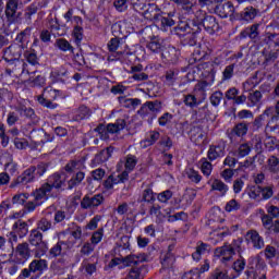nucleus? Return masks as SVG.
Wrapping results in <instances>:
<instances>
[{
	"mask_svg": "<svg viewBox=\"0 0 279 279\" xmlns=\"http://www.w3.org/2000/svg\"><path fill=\"white\" fill-rule=\"evenodd\" d=\"M66 173L52 174L49 177L48 182L32 194V198L27 202L25 208L28 213L36 210V206H40L43 203L47 202L49 195H51L52 189H62L66 186Z\"/></svg>",
	"mask_w": 279,
	"mask_h": 279,
	"instance_id": "obj_1",
	"label": "nucleus"
},
{
	"mask_svg": "<svg viewBox=\"0 0 279 279\" xmlns=\"http://www.w3.org/2000/svg\"><path fill=\"white\" fill-rule=\"evenodd\" d=\"M275 112L277 116H274V107H268L263 114L255 120V123H260V121L265 120V117H271L266 125V130L279 134V101L275 106Z\"/></svg>",
	"mask_w": 279,
	"mask_h": 279,
	"instance_id": "obj_2",
	"label": "nucleus"
},
{
	"mask_svg": "<svg viewBox=\"0 0 279 279\" xmlns=\"http://www.w3.org/2000/svg\"><path fill=\"white\" fill-rule=\"evenodd\" d=\"M239 245H241V242L220 246L215 250L214 257L219 258L222 265H228L234 258V254L239 252Z\"/></svg>",
	"mask_w": 279,
	"mask_h": 279,
	"instance_id": "obj_3",
	"label": "nucleus"
},
{
	"mask_svg": "<svg viewBox=\"0 0 279 279\" xmlns=\"http://www.w3.org/2000/svg\"><path fill=\"white\" fill-rule=\"evenodd\" d=\"M60 97H62V92L49 86L44 89V93L41 96L37 97V100L41 106H45V108H50V110H56V108H58V104H53L51 101L56 99H60Z\"/></svg>",
	"mask_w": 279,
	"mask_h": 279,
	"instance_id": "obj_4",
	"label": "nucleus"
},
{
	"mask_svg": "<svg viewBox=\"0 0 279 279\" xmlns=\"http://www.w3.org/2000/svg\"><path fill=\"white\" fill-rule=\"evenodd\" d=\"M124 128H125V121L120 120L116 123L108 124L107 126L104 124H100L95 129V132L98 133L101 141H108V138H110L109 134H117L121 132V130H123Z\"/></svg>",
	"mask_w": 279,
	"mask_h": 279,
	"instance_id": "obj_5",
	"label": "nucleus"
},
{
	"mask_svg": "<svg viewBox=\"0 0 279 279\" xmlns=\"http://www.w3.org/2000/svg\"><path fill=\"white\" fill-rule=\"evenodd\" d=\"M27 223L21 220H17L12 226V231L9 233L10 243H16L19 239H23V236H27Z\"/></svg>",
	"mask_w": 279,
	"mask_h": 279,
	"instance_id": "obj_6",
	"label": "nucleus"
},
{
	"mask_svg": "<svg viewBox=\"0 0 279 279\" xmlns=\"http://www.w3.org/2000/svg\"><path fill=\"white\" fill-rule=\"evenodd\" d=\"M150 215L151 217H156L157 221H163L166 217H168V221L170 223H173V221H178L182 219V215L184 213H179L177 215L171 216V209L160 210L158 206H153L150 208Z\"/></svg>",
	"mask_w": 279,
	"mask_h": 279,
	"instance_id": "obj_7",
	"label": "nucleus"
},
{
	"mask_svg": "<svg viewBox=\"0 0 279 279\" xmlns=\"http://www.w3.org/2000/svg\"><path fill=\"white\" fill-rule=\"evenodd\" d=\"M111 32L116 38H119V36H123V38H126V36H130L132 32H134V28H132V24L129 22L122 21L118 22L112 25Z\"/></svg>",
	"mask_w": 279,
	"mask_h": 279,
	"instance_id": "obj_8",
	"label": "nucleus"
},
{
	"mask_svg": "<svg viewBox=\"0 0 279 279\" xmlns=\"http://www.w3.org/2000/svg\"><path fill=\"white\" fill-rule=\"evenodd\" d=\"M196 25L204 27L207 34L219 32V24L217 23V19L213 15H206L204 19L197 20Z\"/></svg>",
	"mask_w": 279,
	"mask_h": 279,
	"instance_id": "obj_9",
	"label": "nucleus"
},
{
	"mask_svg": "<svg viewBox=\"0 0 279 279\" xmlns=\"http://www.w3.org/2000/svg\"><path fill=\"white\" fill-rule=\"evenodd\" d=\"M22 53H23V46L19 44H14L4 50L3 58L5 62H15V60L21 59Z\"/></svg>",
	"mask_w": 279,
	"mask_h": 279,
	"instance_id": "obj_10",
	"label": "nucleus"
},
{
	"mask_svg": "<svg viewBox=\"0 0 279 279\" xmlns=\"http://www.w3.org/2000/svg\"><path fill=\"white\" fill-rule=\"evenodd\" d=\"M123 182H128V171H123L118 175H113V174L109 175L104 183V187L107 191H111V189H114L117 184H123Z\"/></svg>",
	"mask_w": 279,
	"mask_h": 279,
	"instance_id": "obj_11",
	"label": "nucleus"
},
{
	"mask_svg": "<svg viewBox=\"0 0 279 279\" xmlns=\"http://www.w3.org/2000/svg\"><path fill=\"white\" fill-rule=\"evenodd\" d=\"M29 258V244L23 243L17 245L15 250V263L17 265H24Z\"/></svg>",
	"mask_w": 279,
	"mask_h": 279,
	"instance_id": "obj_12",
	"label": "nucleus"
},
{
	"mask_svg": "<svg viewBox=\"0 0 279 279\" xmlns=\"http://www.w3.org/2000/svg\"><path fill=\"white\" fill-rule=\"evenodd\" d=\"M215 13L220 16V19H228L234 14V4L232 2L218 3L215 8Z\"/></svg>",
	"mask_w": 279,
	"mask_h": 279,
	"instance_id": "obj_13",
	"label": "nucleus"
},
{
	"mask_svg": "<svg viewBox=\"0 0 279 279\" xmlns=\"http://www.w3.org/2000/svg\"><path fill=\"white\" fill-rule=\"evenodd\" d=\"M246 241L251 243L255 250H263L265 247V240L257 233V231H248L246 233Z\"/></svg>",
	"mask_w": 279,
	"mask_h": 279,
	"instance_id": "obj_14",
	"label": "nucleus"
},
{
	"mask_svg": "<svg viewBox=\"0 0 279 279\" xmlns=\"http://www.w3.org/2000/svg\"><path fill=\"white\" fill-rule=\"evenodd\" d=\"M104 204V195L98 194L93 197L85 196L83 201L81 202L82 208L88 209V208H95L97 206H101Z\"/></svg>",
	"mask_w": 279,
	"mask_h": 279,
	"instance_id": "obj_15",
	"label": "nucleus"
},
{
	"mask_svg": "<svg viewBox=\"0 0 279 279\" xmlns=\"http://www.w3.org/2000/svg\"><path fill=\"white\" fill-rule=\"evenodd\" d=\"M147 49L153 53H160V51L165 50V39L158 36L151 37L147 44Z\"/></svg>",
	"mask_w": 279,
	"mask_h": 279,
	"instance_id": "obj_16",
	"label": "nucleus"
},
{
	"mask_svg": "<svg viewBox=\"0 0 279 279\" xmlns=\"http://www.w3.org/2000/svg\"><path fill=\"white\" fill-rule=\"evenodd\" d=\"M198 70H201V75L204 78H210L213 76V80H215V74L217 73V66L213 62H205L201 63L198 65Z\"/></svg>",
	"mask_w": 279,
	"mask_h": 279,
	"instance_id": "obj_17",
	"label": "nucleus"
},
{
	"mask_svg": "<svg viewBox=\"0 0 279 279\" xmlns=\"http://www.w3.org/2000/svg\"><path fill=\"white\" fill-rule=\"evenodd\" d=\"M161 56L168 62H178V59L180 58V50L175 49V47L173 46H170L167 49L162 50Z\"/></svg>",
	"mask_w": 279,
	"mask_h": 279,
	"instance_id": "obj_18",
	"label": "nucleus"
},
{
	"mask_svg": "<svg viewBox=\"0 0 279 279\" xmlns=\"http://www.w3.org/2000/svg\"><path fill=\"white\" fill-rule=\"evenodd\" d=\"M223 156H226L225 145L210 146L208 150L209 160H217V158H223Z\"/></svg>",
	"mask_w": 279,
	"mask_h": 279,
	"instance_id": "obj_19",
	"label": "nucleus"
},
{
	"mask_svg": "<svg viewBox=\"0 0 279 279\" xmlns=\"http://www.w3.org/2000/svg\"><path fill=\"white\" fill-rule=\"evenodd\" d=\"M248 265L251 266V269H256L257 271H265L267 269V264L260 256H255L248 258Z\"/></svg>",
	"mask_w": 279,
	"mask_h": 279,
	"instance_id": "obj_20",
	"label": "nucleus"
},
{
	"mask_svg": "<svg viewBox=\"0 0 279 279\" xmlns=\"http://www.w3.org/2000/svg\"><path fill=\"white\" fill-rule=\"evenodd\" d=\"M204 78V77H203ZM215 84V78H213V75L210 77L204 78L203 81L198 82L195 87V93H205V90H208L210 86Z\"/></svg>",
	"mask_w": 279,
	"mask_h": 279,
	"instance_id": "obj_21",
	"label": "nucleus"
},
{
	"mask_svg": "<svg viewBox=\"0 0 279 279\" xmlns=\"http://www.w3.org/2000/svg\"><path fill=\"white\" fill-rule=\"evenodd\" d=\"M210 53H213V50L206 44H203L194 51L195 60H206Z\"/></svg>",
	"mask_w": 279,
	"mask_h": 279,
	"instance_id": "obj_22",
	"label": "nucleus"
},
{
	"mask_svg": "<svg viewBox=\"0 0 279 279\" xmlns=\"http://www.w3.org/2000/svg\"><path fill=\"white\" fill-rule=\"evenodd\" d=\"M258 14V11L254 9V7H247L245 8L241 13L242 21H246V23H250V21H254Z\"/></svg>",
	"mask_w": 279,
	"mask_h": 279,
	"instance_id": "obj_23",
	"label": "nucleus"
},
{
	"mask_svg": "<svg viewBox=\"0 0 279 279\" xmlns=\"http://www.w3.org/2000/svg\"><path fill=\"white\" fill-rule=\"evenodd\" d=\"M36 175V168L31 167L27 170L23 172L21 177H19V182H22L24 184H27L28 182H32Z\"/></svg>",
	"mask_w": 279,
	"mask_h": 279,
	"instance_id": "obj_24",
	"label": "nucleus"
},
{
	"mask_svg": "<svg viewBox=\"0 0 279 279\" xmlns=\"http://www.w3.org/2000/svg\"><path fill=\"white\" fill-rule=\"evenodd\" d=\"M158 138H160V133L151 131L148 134L147 138L141 142V147H143L144 149L147 147H151V145H154V143H156Z\"/></svg>",
	"mask_w": 279,
	"mask_h": 279,
	"instance_id": "obj_25",
	"label": "nucleus"
},
{
	"mask_svg": "<svg viewBox=\"0 0 279 279\" xmlns=\"http://www.w3.org/2000/svg\"><path fill=\"white\" fill-rule=\"evenodd\" d=\"M207 184H211V191H219V193H222V195L228 193V185H226V183L219 179H215L214 181L209 180Z\"/></svg>",
	"mask_w": 279,
	"mask_h": 279,
	"instance_id": "obj_26",
	"label": "nucleus"
},
{
	"mask_svg": "<svg viewBox=\"0 0 279 279\" xmlns=\"http://www.w3.org/2000/svg\"><path fill=\"white\" fill-rule=\"evenodd\" d=\"M138 160L136 159V156L134 155H128L124 159V167L126 173H128V178L130 177V172L134 171V168L136 167Z\"/></svg>",
	"mask_w": 279,
	"mask_h": 279,
	"instance_id": "obj_27",
	"label": "nucleus"
},
{
	"mask_svg": "<svg viewBox=\"0 0 279 279\" xmlns=\"http://www.w3.org/2000/svg\"><path fill=\"white\" fill-rule=\"evenodd\" d=\"M145 8L146 10L142 12L143 16H145L148 21H151V19H156L160 9H158V7L154 3L148 4Z\"/></svg>",
	"mask_w": 279,
	"mask_h": 279,
	"instance_id": "obj_28",
	"label": "nucleus"
},
{
	"mask_svg": "<svg viewBox=\"0 0 279 279\" xmlns=\"http://www.w3.org/2000/svg\"><path fill=\"white\" fill-rule=\"evenodd\" d=\"M47 269V260L45 259H35L29 264V271L36 274V271H45Z\"/></svg>",
	"mask_w": 279,
	"mask_h": 279,
	"instance_id": "obj_29",
	"label": "nucleus"
},
{
	"mask_svg": "<svg viewBox=\"0 0 279 279\" xmlns=\"http://www.w3.org/2000/svg\"><path fill=\"white\" fill-rule=\"evenodd\" d=\"M207 252H210V246L208 244L199 243L196 246V252L192 254V258L194 260H201L202 255L207 254Z\"/></svg>",
	"mask_w": 279,
	"mask_h": 279,
	"instance_id": "obj_30",
	"label": "nucleus"
},
{
	"mask_svg": "<svg viewBox=\"0 0 279 279\" xmlns=\"http://www.w3.org/2000/svg\"><path fill=\"white\" fill-rule=\"evenodd\" d=\"M112 156V147H108L104 150H101L96 157L94 158V161L97 165H100V162H106Z\"/></svg>",
	"mask_w": 279,
	"mask_h": 279,
	"instance_id": "obj_31",
	"label": "nucleus"
},
{
	"mask_svg": "<svg viewBox=\"0 0 279 279\" xmlns=\"http://www.w3.org/2000/svg\"><path fill=\"white\" fill-rule=\"evenodd\" d=\"M84 178H86V174H84V172H77L68 181V189H75V186L82 184Z\"/></svg>",
	"mask_w": 279,
	"mask_h": 279,
	"instance_id": "obj_32",
	"label": "nucleus"
},
{
	"mask_svg": "<svg viewBox=\"0 0 279 279\" xmlns=\"http://www.w3.org/2000/svg\"><path fill=\"white\" fill-rule=\"evenodd\" d=\"M49 250V244L45 241H40L38 244L35 245V256L37 258H40L41 256H45Z\"/></svg>",
	"mask_w": 279,
	"mask_h": 279,
	"instance_id": "obj_33",
	"label": "nucleus"
},
{
	"mask_svg": "<svg viewBox=\"0 0 279 279\" xmlns=\"http://www.w3.org/2000/svg\"><path fill=\"white\" fill-rule=\"evenodd\" d=\"M74 29L72 33V36L75 40L76 45H81L82 40H84V28H82V25L74 24Z\"/></svg>",
	"mask_w": 279,
	"mask_h": 279,
	"instance_id": "obj_34",
	"label": "nucleus"
},
{
	"mask_svg": "<svg viewBox=\"0 0 279 279\" xmlns=\"http://www.w3.org/2000/svg\"><path fill=\"white\" fill-rule=\"evenodd\" d=\"M69 75V71L64 70V68H61L60 70H54L50 74V78L52 82H62L63 77H66Z\"/></svg>",
	"mask_w": 279,
	"mask_h": 279,
	"instance_id": "obj_35",
	"label": "nucleus"
},
{
	"mask_svg": "<svg viewBox=\"0 0 279 279\" xmlns=\"http://www.w3.org/2000/svg\"><path fill=\"white\" fill-rule=\"evenodd\" d=\"M250 151H252V147L248 146V144H241L238 150L233 153V156H236L238 158H245V156L250 155Z\"/></svg>",
	"mask_w": 279,
	"mask_h": 279,
	"instance_id": "obj_36",
	"label": "nucleus"
},
{
	"mask_svg": "<svg viewBox=\"0 0 279 279\" xmlns=\"http://www.w3.org/2000/svg\"><path fill=\"white\" fill-rule=\"evenodd\" d=\"M64 19L66 23H72V25H82L83 21L80 16H73V9H70L65 14Z\"/></svg>",
	"mask_w": 279,
	"mask_h": 279,
	"instance_id": "obj_37",
	"label": "nucleus"
},
{
	"mask_svg": "<svg viewBox=\"0 0 279 279\" xmlns=\"http://www.w3.org/2000/svg\"><path fill=\"white\" fill-rule=\"evenodd\" d=\"M185 175H187L189 180L195 182L196 184H198V182H202V175H199V172L195 171V169L193 168H186Z\"/></svg>",
	"mask_w": 279,
	"mask_h": 279,
	"instance_id": "obj_38",
	"label": "nucleus"
},
{
	"mask_svg": "<svg viewBox=\"0 0 279 279\" xmlns=\"http://www.w3.org/2000/svg\"><path fill=\"white\" fill-rule=\"evenodd\" d=\"M247 195L250 199H256L257 202H260V186L253 185L247 189Z\"/></svg>",
	"mask_w": 279,
	"mask_h": 279,
	"instance_id": "obj_39",
	"label": "nucleus"
},
{
	"mask_svg": "<svg viewBox=\"0 0 279 279\" xmlns=\"http://www.w3.org/2000/svg\"><path fill=\"white\" fill-rule=\"evenodd\" d=\"M201 171L203 175L208 178L213 173V163H210L205 158L201 159Z\"/></svg>",
	"mask_w": 279,
	"mask_h": 279,
	"instance_id": "obj_40",
	"label": "nucleus"
},
{
	"mask_svg": "<svg viewBox=\"0 0 279 279\" xmlns=\"http://www.w3.org/2000/svg\"><path fill=\"white\" fill-rule=\"evenodd\" d=\"M104 241V228L98 229L92 234L90 243L92 245H99Z\"/></svg>",
	"mask_w": 279,
	"mask_h": 279,
	"instance_id": "obj_41",
	"label": "nucleus"
},
{
	"mask_svg": "<svg viewBox=\"0 0 279 279\" xmlns=\"http://www.w3.org/2000/svg\"><path fill=\"white\" fill-rule=\"evenodd\" d=\"M265 147L268 151H274V149H279V141L276 137H267L265 140Z\"/></svg>",
	"mask_w": 279,
	"mask_h": 279,
	"instance_id": "obj_42",
	"label": "nucleus"
},
{
	"mask_svg": "<svg viewBox=\"0 0 279 279\" xmlns=\"http://www.w3.org/2000/svg\"><path fill=\"white\" fill-rule=\"evenodd\" d=\"M171 1L177 5H181V8L183 10H186V12H191L193 10V5H195L193 0H171Z\"/></svg>",
	"mask_w": 279,
	"mask_h": 279,
	"instance_id": "obj_43",
	"label": "nucleus"
},
{
	"mask_svg": "<svg viewBox=\"0 0 279 279\" xmlns=\"http://www.w3.org/2000/svg\"><path fill=\"white\" fill-rule=\"evenodd\" d=\"M43 241V233L38 230H33L29 235L31 245H38Z\"/></svg>",
	"mask_w": 279,
	"mask_h": 279,
	"instance_id": "obj_44",
	"label": "nucleus"
},
{
	"mask_svg": "<svg viewBox=\"0 0 279 279\" xmlns=\"http://www.w3.org/2000/svg\"><path fill=\"white\" fill-rule=\"evenodd\" d=\"M56 45L60 51H72L73 52V46L69 43L66 39H57Z\"/></svg>",
	"mask_w": 279,
	"mask_h": 279,
	"instance_id": "obj_45",
	"label": "nucleus"
},
{
	"mask_svg": "<svg viewBox=\"0 0 279 279\" xmlns=\"http://www.w3.org/2000/svg\"><path fill=\"white\" fill-rule=\"evenodd\" d=\"M265 256L268 259L271 258H279V247H274L271 245L266 246L265 248Z\"/></svg>",
	"mask_w": 279,
	"mask_h": 279,
	"instance_id": "obj_46",
	"label": "nucleus"
},
{
	"mask_svg": "<svg viewBox=\"0 0 279 279\" xmlns=\"http://www.w3.org/2000/svg\"><path fill=\"white\" fill-rule=\"evenodd\" d=\"M240 208L241 203H239L236 199L229 201L225 206L226 213H235V210H239Z\"/></svg>",
	"mask_w": 279,
	"mask_h": 279,
	"instance_id": "obj_47",
	"label": "nucleus"
},
{
	"mask_svg": "<svg viewBox=\"0 0 279 279\" xmlns=\"http://www.w3.org/2000/svg\"><path fill=\"white\" fill-rule=\"evenodd\" d=\"M29 199V195L25 193L15 194L12 198V204H17L20 206H23L25 202Z\"/></svg>",
	"mask_w": 279,
	"mask_h": 279,
	"instance_id": "obj_48",
	"label": "nucleus"
},
{
	"mask_svg": "<svg viewBox=\"0 0 279 279\" xmlns=\"http://www.w3.org/2000/svg\"><path fill=\"white\" fill-rule=\"evenodd\" d=\"M17 8H19V4L16 3V0H10L7 3V10H5L7 16H14V14H16Z\"/></svg>",
	"mask_w": 279,
	"mask_h": 279,
	"instance_id": "obj_49",
	"label": "nucleus"
},
{
	"mask_svg": "<svg viewBox=\"0 0 279 279\" xmlns=\"http://www.w3.org/2000/svg\"><path fill=\"white\" fill-rule=\"evenodd\" d=\"M4 171L9 175H16L19 173V165H16L14 161H11L5 165Z\"/></svg>",
	"mask_w": 279,
	"mask_h": 279,
	"instance_id": "obj_50",
	"label": "nucleus"
},
{
	"mask_svg": "<svg viewBox=\"0 0 279 279\" xmlns=\"http://www.w3.org/2000/svg\"><path fill=\"white\" fill-rule=\"evenodd\" d=\"M271 197H274L272 186L260 187V199H271Z\"/></svg>",
	"mask_w": 279,
	"mask_h": 279,
	"instance_id": "obj_51",
	"label": "nucleus"
},
{
	"mask_svg": "<svg viewBox=\"0 0 279 279\" xmlns=\"http://www.w3.org/2000/svg\"><path fill=\"white\" fill-rule=\"evenodd\" d=\"M122 106H124V108H136V107L141 106V99L126 98L122 101Z\"/></svg>",
	"mask_w": 279,
	"mask_h": 279,
	"instance_id": "obj_52",
	"label": "nucleus"
},
{
	"mask_svg": "<svg viewBox=\"0 0 279 279\" xmlns=\"http://www.w3.org/2000/svg\"><path fill=\"white\" fill-rule=\"evenodd\" d=\"M268 168L270 171H272L274 173H278L279 171V160L278 157L276 156H271L268 159Z\"/></svg>",
	"mask_w": 279,
	"mask_h": 279,
	"instance_id": "obj_53",
	"label": "nucleus"
},
{
	"mask_svg": "<svg viewBox=\"0 0 279 279\" xmlns=\"http://www.w3.org/2000/svg\"><path fill=\"white\" fill-rule=\"evenodd\" d=\"M245 265H246L245 258L240 257L233 263L232 269H234L236 274H241L243 269H245Z\"/></svg>",
	"mask_w": 279,
	"mask_h": 279,
	"instance_id": "obj_54",
	"label": "nucleus"
},
{
	"mask_svg": "<svg viewBox=\"0 0 279 279\" xmlns=\"http://www.w3.org/2000/svg\"><path fill=\"white\" fill-rule=\"evenodd\" d=\"M210 279H228V270L216 268L213 271Z\"/></svg>",
	"mask_w": 279,
	"mask_h": 279,
	"instance_id": "obj_55",
	"label": "nucleus"
},
{
	"mask_svg": "<svg viewBox=\"0 0 279 279\" xmlns=\"http://www.w3.org/2000/svg\"><path fill=\"white\" fill-rule=\"evenodd\" d=\"M100 221H101V216H95L86 225V230H97Z\"/></svg>",
	"mask_w": 279,
	"mask_h": 279,
	"instance_id": "obj_56",
	"label": "nucleus"
},
{
	"mask_svg": "<svg viewBox=\"0 0 279 279\" xmlns=\"http://www.w3.org/2000/svg\"><path fill=\"white\" fill-rule=\"evenodd\" d=\"M160 24H161V29L163 32H167L168 27H173V25H175V21H173V19L171 17H161Z\"/></svg>",
	"mask_w": 279,
	"mask_h": 279,
	"instance_id": "obj_57",
	"label": "nucleus"
},
{
	"mask_svg": "<svg viewBox=\"0 0 279 279\" xmlns=\"http://www.w3.org/2000/svg\"><path fill=\"white\" fill-rule=\"evenodd\" d=\"M171 121H173V114L166 112L163 113L159 119H158V123L161 126L168 125V123H171Z\"/></svg>",
	"mask_w": 279,
	"mask_h": 279,
	"instance_id": "obj_58",
	"label": "nucleus"
},
{
	"mask_svg": "<svg viewBox=\"0 0 279 279\" xmlns=\"http://www.w3.org/2000/svg\"><path fill=\"white\" fill-rule=\"evenodd\" d=\"M234 133L236 136H245L247 134V124L240 123L234 128Z\"/></svg>",
	"mask_w": 279,
	"mask_h": 279,
	"instance_id": "obj_59",
	"label": "nucleus"
},
{
	"mask_svg": "<svg viewBox=\"0 0 279 279\" xmlns=\"http://www.w3.org/2000/svg\"><path fill=\"white\" fill-rule=\"evenodd\" d=\"M221 99H223V94L221 92L214 93L210 97L211 106H219Z\"/></svg>",
	"mask_w": 279,
	"mask_h": 279,
	"instance_id": "obj_60",
	"label": "nucleus"
},
{
	"mask_svg": "<svg viewBox=\"0 0 279 279\" xmlns=\"http://www.w3.org/2000/svg\"><path fill=\"white\" fill-rule=\"evenodd\" d=\"M175 263V258L171 253H168L161 262L162 267H171Z\"/></svg>",
	"mask_w": 279,
	"mask_h": 279,
	"instance_id": "obj_61",
	"label": "nucleus"
},
{
	"mask_svg": "<svg viewBox=\"0 0 279 279\" xmlns=\"http://www.w3.org/2000/svg\"><path fill=\"white\" fill-rule=\"evenodd\" d=\"M38 229L43 232H47V230H51V221L47 220L46 218L41 219L38 222Z\"/></svg>",
	"mask_w": 279,
	"mask_h": 279,
	"instance_id": "obj_62",
	"label": "nucleus"
},
{
	"mask_svg": "<svg viewBox=\"0 0 279 279\" xmlns=\"http://www.w3.org/2000/svg\"><path fill=\"white\" fill-rule=\"evenodd\" d=\"M62 243H57L52 248H50V256L52 258H56V256H60L62 254Z\"/></svg>",
	"mask_w": 279,
	"mask_h": 279,
	"instance_id": "obj_63",
	"label": "nucleus"
},
{
	"mask_svg": "<svg viewBox=\"0 0 279 279\" xmlns=\"http://www.w3.org/2000/svg\"><path fill=\"white\" fill-rule=\"evenodd\" d=\"M119 47H121V41L117 37L110 39V41L108 43L109 51H117Z\"/></svg>",
	"mask_w": 279,
	"mask_h": 279,
	"instance_id": "obj_64",
	"label": "nucleus"
}]
</instances>
